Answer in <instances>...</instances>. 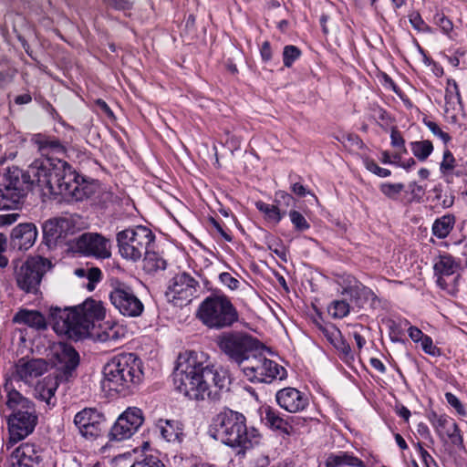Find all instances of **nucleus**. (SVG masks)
I'll use <instances>...</instances> for the list:
<instances>
[{
  "label": "nucleus",
  "mask_w": 467,
  "mask_h": 467,
  "mask_svg": "<svg viewBox=\"0 0 467 467\" xmlns=\"http://www.w3.org/2000/svg\"><path fill=\"white\" fill-rule=\"evenodd\" d=\"M455 218L452 214H446L435 220L432 233L438 238H445L453 228Z\"/></svg>",
  "instance_id": "nucleus-33"
},
{
  "label": "nucleus",
  "mask_w": 467,
  "mask_h": 467,
  "mask_svg": "<svg viewBox=\"0 0 467 467\" xmlns=\"http://www.w3.org/2000/svg\"><path fill=\"white\" fill-rule=\"evenodd\" d=\"M59 368L66 375H70L79 364V356L76 349L68 345H62L57 353Z\"/></svg>",
  "instance_id": "nucleus-25"
},
{
  "label": "nucleus",
  "mask_w": 467,
  "mask_h": 467,
  "mask_svg": "<svg viewBox=\"0 0 467 467\" xmlns=\"http://www.w3.org/2000/svg\"><path fill=\"white\" fill-rule=\"evenodd\" d=\"M75 248L85 256L108 259L111 256L112 243L101 234L88 232L76 238Z\"/></svg>",
  "instance_id": "nucleus-15"
},
{
  "label": "nucleus",
  "mask_w": 467,
  "mask_h": 467,
  "mask_svg": "<svg viewBox=\"0 0 467 467\" xmlns=\"http://www.w3.org/2000/svg\"><path fill=\"white\" fill-rule=\"evenodd\" d=\"M265 347L262 344L250 359L241 368L244 376L253 383H272L286 378V369L265 354Z\"/></svg>",
  "instance_id": "nucleus-9"
},
{
  "label": "nucleus",
  "mask_w": 467,
  "mask_h": 467,
  "mask_svg": "<svg viewBox=\"0 0 467 467\" xmlns=\"http://www.w3.org/2000/svg\"><path fill=\"white\" fill-rule=\"evenodd\" d=\"M102 2L108 8L117 11H129L134 4L133 0H102Z\"/></svg>",
  "instance_id": "nucleus-45"
},
{
  "label": "nucleus",
  "mask_w": 467,
  "mask_h": 467,
  "mask_svg": "<svg viewBox=\"0 0 467 467\" xmlns=\"http://www.w3.org/2000/svg\"><path fill=\"white\" fill-rule=\"evenodd\" d=\"M420 346L426 354L432 357H439L441 354V349L433 344L432 338L428 335L421 339Z\"/></svg>",
  "instance_id": "nucleus-46"
},
{
  "label": "nucleus",
  "mask_w": 467,
  "mask_h": 467,
  "mask_svg": "<svg viewBox=\"0 0 467 467\" xmlns=\"http://www.w3.org/2000/svg\"><path fill=\"white\" fill-rule=\"evenodd\" d=\"M379 190L388 198L397 200L404 190V184L384 182L380 184Z\"/></svg>",
  "instance_id": "nucleus-41"
},
{
  "label": "nucleus",
  "mask_w": 467,
  "mask_h": 467,
  "mask_svg": "<svg viewBox=\"0 0 467 467\" xmlns=\"http://www.w3.org/2000/svg\"><path fill=\"white\" fill-rule=\"evenodd\" d=\"M434 22L446 34H448L449 32H451L452 30L451 21L448 17H446L443 14H437L434 16Z\"/></svg>",
  "instance_id": "nucleus-52"
},
{
  "label": "nucleus",
  "mask_w": 467,
  "mask_h": 467,
  "mask_svg": "<svg viewBox=\"0 0 467 467\" xmlns=\"http://www.w3.org/2000/svg\"><path fill=\"white\" fill-rule=\"evenodd\" d=\"M56 219L58 223L57 225L60 229V233H62L64 236V239L83 228L84 223L82 222V217L78 214L57 217Z\"/></svg>",
  "instance_id": "nucleus-32"
},
{
  "label": "nucleus",
  "mask_w": 467,
  "mask_h": 467,
  "mask_svg": "<svg viewBox=\"0 0 467 467\" xmlns=\"http://www.w3.org/2000/svg\"><path fill=\"white\" fill-rule=\"evenodd\" d=\"M328 313L334 318H343L349 314L350 306L345 300H334L328 306Z\"/></svg>",
  "instance_id": "nucleus-38"
},
{
  "label": "nucleus",
  "mask_w": 467,
  "mask_h": 467,
  "mask_svg": "<svg viewBox=\"0 0 467 467\" xmlns=\"http://www.w3.org/2000/svg\"><path fill=\"white\" fill-rule=\"evenodd\" d=\"M211 224L218 231V233L222 235V237L227 241V242H231L232 241V236L227 234L223 229V227L221 226V224L213 217H211L209 219Z\"/></svg>",
  "instance_id": "nucleus-61"
},
{
  "label": "nucleus",
  "mask_w": 467,
  "mask_h": 467,
  "mask_svg": "<svg viewBox=\"0 0 467 467\" xmlns=\"http://www.w3.org/2000/svg\"><path fill=\"white\" fill-rule=\"evenodd\" d=\"M50 260L36 255L28 257L20 265H15L17 286L26 293L36 294L43 276L52 268Z\"/></svg>",
  "instance_id": "nucleus-12"
},
{
  "label": "nucleus",
  "mask_w": 467,
  "mask_h": 467,
  "mask_svg": "<svg viewBox=\"0 0 467 467\" xmlns=\"http://www.w3.org/2000/svg\"><path fill=\"white\" fill-rule=\"evenodd\" d=\"M57 224L58 223L55 218L49 219L43 223V235L47 245L57 243L59 239H64Z\"/></svg>",
  "instance_id": "nucleus-34"
},
{
  "label": "nucleus",
  "mask_w": 467,
  "mask_h": 467,
  "mask_svg": "<svg viewBox=\"0 0 467 467\" xmlns=\"http://www.w3.org/2000/svg\"><path fill=\"white\" fill-rule=\"evenodd\" d=\"M219 279L223 285H224L231 290H235L238 288L239 281L236 278H234L230 273L223 272L220 274Z\"/></svg>",
  "instance_id": "nucleus-53"
},
{
  "label": "nucleus",
  "mask_w": 467,
  "mask_h": 467,
  "mask_svg": "<svg viewBox=\"0 0 467 467\" xmlns=\"http://www.w3.org/2000/svg\"><path fill=\"white\" fill-rule=\"evenodd\" d=\"M199 282L186 272L175 275L169 282L166 297L174 305H187L197 293Z\"/></svg>",
  "instance_id": "nucleus-14"
},
{
  "label": "nucleus",
  "mask_w": 467,
  "mask_h": 467,
  "mask_svg": "<svg viewBox=\"0 0 467 467\" xmlns=\"http://www.w3.org/2000/svg\"><path fill=\"white\" fill-rule=\"evenodd\" d=\"M416 447L425 467H432V465H437L432 456L422 447V445L420 442L416 444Z\"/></svg>",
  "instance_id": "nucleus-55"
},
{
  "label": "nucleus",
  "mask_w": 467,
  "mask_h": 467,
  "mask_svg": "<svg viewBox=\"0 0 467 467\" xmlns=\"http://www.w3.org/2000/svg\"><path fill=\"white\" fill-rule=\"evenodd\" d=\"M32 141L37 146L42 155L48 153H64L65 147L59 140L43 134H36Z\"/></svg>",
  "instance_id": "nucleus-30"
},
{
  "label": "nucleus",
  "mask_w": 467,
  "mask_h": 467,
  "mask_svg": "<svg viewBox=\"0 0 467 467\" xmlns=\"http://www.w3.org/2000/svg\"><path fill=\"white\" fill-rule=\"evenodd\" d=\"M433 197L431 202L437 208H450L454 203V195L451 191H443L441 185H437L432 189Z\"/></svg>",
  "instance_id": "nucleus-35"
},
{
  "label": "nucleus",
  "mask_w": 467,
  "mask_h": 467,
  "mask_svg": "<svg viewBox=\"0 0 467 467\" xmlns=\"http://www.w3.org/2000/svg\"><path fill=\"white\" fill-rule=\"evenodd\" d=\"M275 202L279 206L282 204L289 206L294 202V199L289 193L280 191L275 193Z\"/></svg>",
  "instance_id": "nucleus-57"
},
{
  "label": "nucleus",
  "mask_w": 467,
  "mask_h": 467,
  "mask_svg": "<svg viewBox=\"0 0 467 467\" xmlns=\"http://www.w3.org/2000/svg\"><path fill=\"white\" fill-rule=\"evenodd\" d=\"M348 296L358 307H363L368 302L374 307L376 303L379 302L375 293L363 284L356 286L355 290L348 294Z\"/></svg>",
  "instance_id": "nucleus-31"
},
{
  "label": "nucleus",
  "mask_w": 467,
  "mask_h": 467,
  "mask_svg": "<svg viewBox=\"0 0 467 467\" xmlns=\"http://www.w3.org/2000/svg\"><path fill=\"white\" fill-rule=\"evenodd\" d=\"M143 422L142 411L138 408L127 409L110 429V441H121L130 439Z\"/></svg>",
  "instance_id": "nucleus-16"
},
{
  "label": "nucleus",
  "mask_w": 467,
  "mask_h": 467,
  "mask_svg": "<svg viewBox=\"0 0 467 467\" xmlns=\"http://www.w3.org/2000/svg\"><path fill=\"white\" fill-rule=\"evenodd\" d=\"M275 400L283 410L290 413L303 411L309 403L305 393L292 387L279 389L275 394Z\"/></svg>",
  "instance_id": "nucleus-20"
},
{
  "label": "nucleus",
  "mask_w": 467,
  "mask_h": 467,
  "mask_svg": "<svg viewBox=\"0 0 467 467\" xmlns=\"http://www.w3.org/2000/svg\"><path fill=\"white\" fill-rule=\"evenodd\" d=\"M301 55L300 49L293 45H288L284 47L283 62L285 67H290L293 63L299 58Z\"/></svg>",
  "instance_id": "nucleus-42"
},
{
  "label": "nucleus",
  "mask_w": 467,
  "mask_h": 467,
  "mask_svg": "<svg viewBox=\"0 0 467 467\" xmlns=\"http://www.w3.org/2000/svg\"><path fill=\"white\" fill-rule=\"evenodd\" d=\"M157 428L161 437L168 442H182L183 438L182 424L174 420L161 419L157 422Z\"/></svg>",
  "instance_id": "nucleus-24"
},
{
  "label": "nucleus",
  "mask_w": 467,
  "mask_h": 467,
  "mask_svg": "<svg viewBox=\"0 0 467 467\" xmlns=\"http://www.w3.org/2000/svg\"><path fill=\"white\" fill-rule=\"evenodd\" d=\"M424 124L429 128L433 135L439 137L443 142L446 143L450 140V135L442 131L436 122L424 119Z\"/></svg>",
  "instance_id": "nucleus-48"
},
{
  "label": "nucleus",
  "mask_w": 467,
  "mask_h": 467,
  "mask_svg": "<svg viewBox=\"0 0 467 467\" xmlns=\"http://www.w3.org/2000/svg\"><path fill=\"white\" fill-rule=\"evenodd\" d=\"M112 305L124 316L139 317L142 314L144 306L135 295L133 289L125 283L116 282L109 293Z\"/></svg>",
  "instance_id": "nucleus-13"
},
{
  "label": "nucleus",
  "mask_w": 467,
  "mask_h": 467,
  "mask_svg": "<svg viewBox=\"0 0 467 467\" xmlns=\"http://www.w3.org/2000/svg\"><path fill=\"white\" fill-rule=\"evenodd\" d=\"M130 467H166L162 461L154 455H145L133 462Z\"/></svg>",
  "instance_id": "nucleus-44"
},
{
  "label": "nucleus",
  "mask_w": 467,
  "mask_h": 467,
  "mask_svg": "<svg viewBox=\"0 0 467 467\" xmlns=\"http://www.w3.org/2000/svg\"><path fill=\"white\" fill-rule=\"evenodd\" d=\"M141 363L133 353L112 358L104 367L103 387L121 393L138 384L142 377Z\"/></svg>",
  "instance_id": "nucleus-6"
},
{
  "label": "nucleus",
  "mask_w": 467,
  "mask_h": 467,
  "mask_svg": "<svg viewBox=\"0 0 467 467\" xmlns=\"http://www.w3.org/2000/svg\"><path fill=\"white\" fill-rule=\"evenodd\" d=\"M57 381L56 379L47 377L36 387V398L45 401L48 407L56 405L55 393L57 389Z\"/></svg>",
  "instance_id": "nucleus-29"
},
{
  "label": "nucleus",
  "mask_w": 467,
  "mask_h": 467,
  "mask_svg": "<svg viewBox=\"0 0 467 467\" xmlns=\"http://www.w3.org/2000/svg\"><path fill=\"white\" fill-rule=\"evenodd\" d=\"M364 164L368 171L378 175L379 177L386 178L391 174L389 170L379 167L373 160L366 159L364 161Z\"/></svg>",
  "instance_id": "nucleus-47"
},
{
  "label": "nucleus",
  "mask_w": 467,
  "mask_h": 467,
  "mask_svg": "<svg viewBox=\"0 0 467 467\" xmlns=\"http://www.w3.org/2000/svg\"><path fill=\"white\" fill-rule=\"evenodd\" d=\"M408 333L410 339L415 343L420 342L421 339L425 337V334H423L420 328L414 326H410L408 328Z\"/></svg>",
  "instance_id": "nucleus-58"
},
{
  "label": "nucleus",
  "mask_w": 467,
  "mask_h": 467,
  "mask_svg": "<svg viewBox=\"0 0 467 467\" xmlns=\"http://www.w3.org/2000/svg\"><path fill=\"white\" fill-rule=\"evenodd\" d=\"M196 317L210 329L232 327L239 319V314L229 297L224 295H210L196 310Z\"/></svg>",
  "instance_id": "nucleus-7"
},
{
  "label": "nucleus",
  "mask_w": 467,
  "mask_h": 467,
  "mask_svg": "<svg viewBox=\"0 0 467 467\" xmlns=\"http://www.w3.org/2000/svg\"><path fill=\"white\" fill-rule=\"evenodd\" d=\"M454 167H455V159H454L452 153L449 150H446L443 152V158H442V161L441 163V171L442 172H447V171L453 170Z\"/></svg>",
  "instance_id": "nucleus-50"
},
{
  "label": "nucleus",
  "mask_w": 467,
  "mask_h": 467,
  "mask_svg": "<svg viewBox=\"0 0 467 467\" xmlns=\"http://www.w3.org/2000/svg\"><path fill=\"white\" fill-rule=\"evenodd\" d=\"M174 385L190 400L218 399V391L227 389L229 379L219 372L203 352L186 351L179 355L174 370Z\"/></svg>",
  "instance_id": "nucleus-2"
},
{
  "label": "nucleus",
  "mask_w": 467,
  "mask_h": 467,
  "mask_svg": "<svg viewBox=\"0 0 467 467\" xmlns=\"http://www.w3.org/2000/svg\"><path fill=\"white\" fill-rule=\"evenodd\" d=\"M116 240L121 257L137 262L147 254L154 235L148 227L137 225L119 232Z\"/></svg>",
  "instance_id": "nucleus-10"
},
{
  "label": "nucleus",
  "mask_w": 467,
  "mask_h": 467,
  "mask_svg": "<svg viewBox=\"0 0 467 467\" xmlns=\"http://www.w3.org/2000/svg\"><path fill=\"white\" fill-rule=\"evenodd\" d=\"M29 183L39 191L43 197L61 195L67 201L80 202L90 197L93 188L79 176L66 161L54 158L35 160L26 171Z\"/></svg>",
  "instance_id": "nucleus-1"
},
{
  "label": "nucleus",
  "mask_w": 467,
  "mask_h": 467,
  "mask_svg": "<svg viewBox=\"0 0 467 467\" xmlns=\"http://www.w3.org/2000/svg\"><path fill=\"white\" fill-rule=\"evenodd\" d=\"M460 268V264L450 254L440 255L434 263L433 270L437 276V284L442 289L447 287L444 276L454 275Z\"/></svg>",
  "instance_id": "nucleus-23"
},
{
  "label": "nucleus",
  "mask_w": 467,
  "mask_h": 467,
  "mask_svg": "<svg viewBox=\"0 0 467 467\" xmlns=\"http://www.w3.org/2000/svg\"><path fill=\"white\" fill-rule=\"evenodd\" d=\"M409 20L413 28L419 32L427 31L429 29V26L425 24L420 15L417 12L410 14Z\"/></svg>",
  "instance_id": "nucleus-49"
},
{
  "label": "nucleus",
  "mask_w": 467,
  "mask_h": 467,
  "mask_svg": "<svg viewBox=\"0 0 467 467\" xmlns=\"http://www.w3.org/2000/svg\"><path fill=\"white\" fill-rule=\"evenodd\" d=\"M356 277L351 275H343L338 279V285L341 286L342 291L341 294L344 296H348L353 290H355L356 286L361 285Z\"/></svg>",
  "instance_id": "nucleus-40"
},
{
  "label": "nucleus",
  "mask_w": 467,
  "mask_h": 467,
  "mask_svg": "<svg viewBox=\"0 0 467 467\" xmlns=\"http://www.w3.org/2000/svg\"><path fill=\"white\" fill-rule=\"evenodd\" d=\"M7 246L6 236L0 233V268H5L8 265V258L4 254Z\"/></svg>",
  "instance_id": "nucleus-56"
},
{
  "label": "nucleus",
  "mask_w": 467,
  "mask_h": 467,
  "mask_svg": "<svg viewBox=\"0 0 467 467\" xmlns=\"http://www.w3.org/2000/svg\"><path fill=\"white\" fill-rule=\"evenodd\" d=\"M36 237V226L32 223H22L12 229L10 244L15 249L26 251L34 245Z\"/></svg>",
  "instance_id": "nucleus-22"
},
{
  "label": "nucleus",
  "mask_w": 467,
  "mask_h": 467,
  "mask_svg": "<svg viewBox=\"0 0 467 467\" xmlns=\"http://www.w3.org/2000/svg\"><path fill=\"white\" fill-rule=\"evenodd\" d=\"M29 184L26 172L18 168H9L0 183V210L18 209Z\"/></svg>",
  "instance_id": "nucleus-11"
},
{
  "label": "nucleus",
  "mask_w": 467,
  "mask_h": 467,
  "mask_svg": "<svg viewBox=\"0 0 467 467\" xmlns=\"http://www.w3.org/2000/svg\"><path fill=\"white\" fill-rule=\"evenodd\" d=\"M429 420L435 429L440 439L444 440L448 437L451 443L457 446H462L463 442L461 431L457 423L446 415H438L432 412L429 416Z\"/></svg>",
  "instance_id": "nucleus-21"
},
{
  "label": "nucleus",
  "mask_w": 467,
  "mask_h": 467,
  "mask_svg": "<svg viewBox=\"0 0 467 467\" xmlns=\"http://www.w3.org/2000/svg\"><path fill=\"white\" fill-rule=\"evenodd\" d=\"M289 218L294 225V228L298 232H304L310 228V224L304 217V215L296 210L290 211Z\"/></svg>",
  "instance_id": "nucleus-43"
},
{
  "label": "nucleus",
  "mask_w": 467,
  "mask_h": 467,
  "mask_svg": "<svg viewBox=\"0 0 467 467\" xmlns=\"http://www.w3.org/2000/svg\"><path fill=\"white\" fill-rule=\"evenodd\" d=\"M445 399L448 404H450L460 415H465V409L461 400L452 393H445Z\"/></svg>",
  "instance_id": "nucleus-51"
},
{
  "label": "nucleus",
  "mask_w": 467,
  "mask_h": 467,
  "mask_svg": "<svg viewBox=\"0 0 467 467\" xmlns=\"http://www.w3.org/2000/svg\"><path fill=\"white\" fill-rule=\"evenodd\" d=\"M146 267L150 271L164 270L166 268V261L155 253L149 250L147 254H143Z\"/></svg>",
  "instance_id": "nucleus-39"
},
{
  "label": "nucleus",
  "mask_w": 467,
  "mask_h": 467,
  "mask_svg": "<svg viewBox=\"0 0 467 467\" xmlns=\"http://www.w3.org/2000/svg\"><path fill=\"white\" fill-rule=\"evenodd\" d=\"M43 461V450L39 445L25 442L11 454L13 467H36Z\"/></svg>",
  "instance_id": "nucleus-19"
},
{
  "label": "nucleus",
  "mask_w": 467,
  "mask_h": 467,
  "mask_svg": "<svg viewBox=\"0 0 467 467\" xmlns=\"http://www.w3.org/2000/svg\"><path fill=\"white\" fill-rule=\"evenodd\" d=\"M256 208L265 214L266 220L277 224L283 218L285 213H281L279 205H272L264 202H257Z\"/></svg>",
  "instance_id": "nucleus-37"
},
{
  "label": "nucleus",
  "mask_w": 467,
  "mask_h": 467,
  "mask_svg": "<svg viewBox=\"0 0 467 467\" xmlns=\"http://www.w3.org/2000/svg\"><path fill=\"white\" fill-rule=\"evenodd\" d=\"M4 388L6 392L5 406L11 410L6 415L9 442L15 444L34 431L38 417L34 403L17 391L12 382L7 381Z\"/></svg>",
  "instance_id": "nucleus-5"
},
{
  "label": "nucleus",
  "mask_w": 467,
  "mask_h": 467,
  "mask_svg": "<svg viewBox=\"0 0 467 467\" xmlns=\"http://www.w3.org/2000/svg\"><path fill=\"white\" fill-rule=\"evenodd\" d=\"M390 140L391 145L393 147L401 148L403 152H407V150L405 148V140L396 127L391 129Z\"/></svg>",
  "instance_id": "nucleus-54"
},
{
  "label": "nucleus",
  "mask_w": 467,
  "mask_h": 467,
  "mask_svg": "<svg viewBox=\"0 0 467 467\" xmlns=\"http://www.w3.org/2000/svg\"><path fill=\"white\" fill-rule=\"evenodd\" d=\"M47 370V363L42 358H21L15 365L13 378L30 384Z\"/></svg>",
  "instance_id": "nucleus-18"
},
{
  "label": "nucleus",
  "mask_w": 467,
  "mask_h": 467,
  "mask_svg": "<svg viewBox=\"0 0 467 467\" xmlns=\"http://www.w3.org/2000/svg\"><path fill=\"white\" fill-rule=\"evenodd\" d=\"M212 436L234 450L244 457L247 451L260 442V433L254 427H247L244 414L225 410L217 414L212 424Z\"/></svg>",
  "instance_id": "nucleus-4"
},
{
  "label": "nucleus",
  "mask_w": 467,
  "mask_h": 467,
  "mask_svg": "<svg viewBox=\"0 0 467 467\" xmlns=\"http://www.w3.org/2000/svg\"><path fill=\"white\" fill-rule=\"evenodd\" d=\"M19 214L16 213L8 214H0V227L11 225L17 221Z\"/></svg>",
  "instance_id": "nucleus-59"
},
{
  "label": "nucleus",
  "mask_w": 467,
  "mask_h": 467,
  "mask_svg": "<svg viewBox=\"0 0 467 467\" xmlns=\"http://www.w3.org/2000/svg\"><path fill=\"white\" fill-rule=\"evenodd\" d=\"M104 421V414L95 408H85L74 417V424L78 429L80 434L86 438L99 436Z\"/></svg>",
  "instance_id": "nucleus-17"
},
{
  "label": "nucleus",
  "mask_w": 467,
  "mask_h": 467,
  "mask_svg": "<svg viewBox=\"0 0 467 467\" xmlns=\"http://www.w3.org/2000/svg\"><path fill=\"white\" fill-rule=\"evenodd\" d=\"M366 467L363 461L348 451L329 453L325 461V467Z\"/></svg>",
  "instance_id": "nucleus-27"
},
{
  "label": "nucleus",
  "mask_w": 467,
  "mask_h": 467,
  "mask_svg": "<svg viewBox=\"0 0 467 467\" xmlns=\"http://www.w3.org/2000/svg\"><path fill=\"white\" fill-rule=\"evenodd\" d=\"M260 54H261L262 59L265 62H268V61L271 60V58H272V49H271L270 43L268 41H265L262 44V46L260 47Z\"/></svg>",
  "instance_id": "nucleus-60"
},
{
  "label": "nucleus",
  "mask_w": 467,
  "mask_h": 467,
  "mask_svg": "<svg viewBox=\"0 0 467 467\" xmlns=\"http://www.w3.org/2000/svg\"><path fill=\"white\" fill-rule=\"evenodd\" d=\"M49 316L57 334L78 340L88 335L96 321L104 318L105 311L101 302L87 299L73 308L51 307Z\"/></svg>",
  "instance_id": "nucleus-3"
},
{
  "label": "nucleus",
  "mask_w": 467,
  "mask_h": 467,
  "mask_svg": "<svg viewBox=\"0 0 467 467\" xmlns=\"http://www.w3.org/2000/svg\"><path fill=\"white\" fill-rule=\"evenodd\" d=\"M417 431L421 437L425 439H430V441L433 442V440L431 436V431L425 423H419L417 426Z\"/></svg>",
  "instance_id": "nucleus-62"
},
{
  "label": "nucleus",
  "mask_w": 467,
  "mask_h": 467,
  "mask_svg": "<svg viewBox=\"0 0 467 467\" xmlns=\"http://www.w3.org/2000/svg\"><path fill=\"white\" fill-rule=\"evenodd\" d=\"M101 278V271L99 268L93 267L88 270V279L90 282H99Z\"/></svg>",
  "instance_id": "nucleus-64"
},
{
  "label": "nucleus",
  "mask_w": 467,
  "mask_h": 467,
  "mask_svg": "<svg viewBox=\"0 0 467 467\" xmlns=\"http://www.w3.org/2000/svg\"><path fill=\"white\" fill-rule=\"evenodd\" d=\"M264 413L263 420L272 430L279 431L286 435H290L293 432L292 425L281 417L278 410L267 406L264 408Z\"/></svg>",
  "instance_id": "nucleus-26"
},
{
  "label": "nucleus",
  "mask_w": 467,
  "mask_h": 467,
  "mask_svg": "<svg viewBox=\"0 0 467 467\" xmlns=\"http://www.w3.org/2000/svg\"><path fill=\"white\" fill-rule=\"evenodd\" d=\"M217 343L229 361L236 364L240 369L262 345L257 338L243 331L223 333L218 337Z\"/></svg>",
  "instance_id": "nucleus-8"
},
{
  "label": "nucleus",
  "mask_w": 467,
  "mask_h": 467,
  "mask_svg": "<svg viewBox=\"0 0 467 467\" xmlns=\"http://www.w3.org/2000/svg\"><path fill=\"white\" fill-rule=\"evenodd\" d=\"M13 321L15 323L26 325L37 330L47 327L45 317L36 310L21 309L15 315Z\"/></svg>",
  "instance_id": "nucleus-28"
},
{
  "label": "nucleus",
  "mask_w": 467,
  "mask_h": 467,
  "mask_svg": "<svg viewBox=\"0 0 467 467\" xmlns=\"http://www.w3.org/2000/svg\"><path fill=\"white\" fill-rule=\"evenodd\" d=\"M375 116L386 125H388L390 121L389 113L381 108H379L375 110Z\"/></svg>",
  "instance_id": "nucleus-63"
},
{
  "label": "nucleus",
  "mask_w": 467,
  "mask_h": 467,
  "mask_svg": "<svg viewBox=\"0 0 467 467\" xmlns=\"http://www.w3.org/2000/svg\"><path fill=\"white\" fill-rule=\"evenodd\" d=\"M410 150L420 161H425L433 151V144L431 140H417L410 143Z\"/></svg>",
  "instance_id": "nucleus-36"
}]
</instances>
